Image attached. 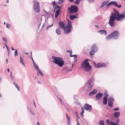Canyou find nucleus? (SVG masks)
<instances>
[{"mask_svg":"<svg viewBox=\"0 0 125 125\" xmlns=\"http://www.w3.org/2000/svg\"><path fill=\"white\" fill-rule=\"evenodd\" d=\"M114 11L115 12L116 11H117V10H116V9H114Z\"/></svg>","mask_w":125,"mask_h":125,"instance_id":"obj_60","label":"nucleus"},{"mask_svg":"<svg viewBox=\"0 0 125 125\" xmlns=\"http://www.w3.org/2000/svg\"><path fill=\"white\" fill-rule=\"evenodd\" d=\"M103 94L101 93H99L97 94L95 96V98L97 100L100 99L103 95Z\"/></svg>","mask_w":125,"mask_h":125,"instance_id":"obj_15","label":"nucleus"},{"mask_svg":"<svg viewBox=\"0 0 125 125\" xmlns=\"http://www.w3.org/2000/svg\"><path fill=\"white\" fill-rule=\"evenodd\" d=\"M76 121L77 122V125H79V122L78 120V119H77Z\"/></svg>","mask_w":125,"mask_h":125,"instance_id":"obj_54","label":"nucleus"},{"mask_svg":"<svg viewBox=\"0 0 125 125\" xmlns=\"http://www.w3.org/2000/svg\"><path fill=\"white\" fill-rule=\"evenodd\" d=\"M88 1L91 2H93L94 0H87Z\"/></svg>","mask_w":125,"mask_h":125,"instance_id":"obj_55","label":"nucleus"},{"mask_svg":"<svg viewBox=\"0 0 125 125\" xmlns=\"http://www.w3.org/2000/svg\"><path fill=\"white\" fill-rule=\"evenodd\" d=\"M113 110L115 111H118L119 110V107H117L114 109Z\"/></svg>","mask_w":125,"mask_h":125,"instance_id":"obj_42","label":"nucleus"},{"mask_svg":"<svg viewBox=\"0 0 125 125\" xmlns=\"http://www.w3.org/2000/svg\"><path fill=\"white\" fill-rule=\"evenodd\" d=\"M98 50L97 46L95 44H93L91 47V51L89 52V54L90 56L94 55L95 52H97Z\"/></svg>","mask_w":125,"mask_h":125,"instance_id":"obj_7","label":"nucleus"},{"mask_svg":"<svg viewBox=\"0 0 125 125\" xmlns=\"http://www.w3.org/2000/svg\"><path fill=\"white\" fill-rule=\"evenodd\" d=\"M94 81V79L93 78L88 80L84 87V90L85 91L89 92L90 91L91 88L93 86V83Z\"/></svg>","mask_w":125,"mask_h":125,"instance_id":"obj_2","label":"nucleus"},{"mask_svg":"<svg viewBox=\"0 0 125 125\" xmlns=\"http://www.w3.org/2000/svg\"><path fill=\"white\" fill-rule=\"evenodd\" d=\"M37 125H40L39 123V122H38L37 124Z\"/></svg>","mask_w":125,"mask_h":125,"instance_id":"obj_64","label":"nucleus"},{"mask_svg":"<svg viewBox=\"0 0 125 125\" xmlns=\"http://www.w3.org/2000/svg\"><path fill=\"white\" fill-rule=\"evenodd\" d=\"M67 51L69 52V53H70V55H71L72 53V50H69H69H67Z\"/></svg>","mask_w":125,"mask_h":125,"instance_id":"obj_44","label":"nucleus"},{"mask_svg":"<svg viewBox=\"0 0 125 125\" xmlns=\"http://www.w3.org/2000/svg\"><path fill=\"white\" fill-rule=\"evenodd\" d=\"M107 103V98L106 97H103V103L104 105L106 104Z\"/></svg>","mask_w":125,"mask_h":125,"instance_id":"obj_21","label":"nucleus"},{"mask_svg":"<svg viewBox=\"0 0 125 125\" xmlns=\"http://www.w3.org/2000/svg\"><path fill=\"white\" fill-rule=\"evenodd\" d=\"M106 124L108 125H109L110 124V122L109 120L108 119H107L106 120Z\"/></svg>","mask_w":125,"mask_h":125,"instance_id":"obj_38","label":"nucleus"},{"mask_svg":"<svg viewBox=\"0 0 125 125\" xmlns=\"http://www.w3.org/2000/svg\"><path fill=\"white\" fill-rule=\"evenodd\" d=\"M73 57H74V58H76V57L77 55H75V54L74 55V56Z\"/></svg>","mask_w":125,"mask_h":125,"instance_id":"obj_62","label":"nucleus"},{"mask_svg":"<svg viewBox=\"0 0 125 125\" xmlns=\"http://www.w3.org/2000/svg\"><path fill=\"white\" fill-rule=\"evenodd\" d=\"M71 23L72 22L71 21H68V22L67 26H70V27H72V25H71Z\"/></svg>","mask_w":125,"mask_h":125,"instance_id":"obj_33","label":"nucleus"},{"mask_svg":"<svg viewBox=\"0 0 125 125\" xmlns=\"http://www.w3.org/2000/svg\"><path fill=\"white\" fill-rule=\"evenodd\" d=\"M27 108L28 110L30 112L31 114L32 115H34V114L33 113L31 109L28 108V107H27Z\"/></svg>","mask_w":125,"mask_h":125,"instance_id":"obj_30","label":"nucleus"},{"mask_svg":"<svg viewBox=\"0 0 125 125\" xmlns=\"http://www.w3.org/2000/svg\"><path fill=\"white\" fill-rule=\"evenodd\" d=\"M38 73V75H39L38 73L40 74L42 76H43V73L41 72L40 70V69L37 70V71Z\"/></svg>","mask_w":125,"mask_h":125,"instance_id":"obj_26","label":"nucleus"},{"mask_svg":"<svg viewBox=\"0 0 125 125\" xmlns=\"http://www.w3.org/2000/svg\"><path fill=\"white\" fill-rule=\"evenodd\" d=\"M5 45L7 48V51H10L9 49V48H8V46H7V44H6V43H5Z\"/></svg>","mask_w":125,"mask_h":125,"instance_id":"obj_50","label":"nucleus"},{"mask_svg":"<svg viewBox=\"0 0 125 125\" xmlns=\"http://www.w3.org/2000/svg\"><path fill=\"white\" fill-rule=\"evenodd\" d=\"M112 38V36L111 35V34L107 36V37L106 38V39L107 40H109Z\"/></svg>","mask_w":125,"mask_h":125,"instance_id":"obj_29","label":"nucleus"},{"mask_svg":"<svg viewBox=\"0 0 125 125\" xmlns=\"http://www.w3.org/2000/svg\"><path fill=\"white\" fill-rule=\"evenodd\" d=\"M110 125H119V124H116L115 122H113L112 121H110Z\"/></svg>","mask_w":125,"mask_h":125,"instance_id":"obj_32","label":"nucleus"},{"mask_svg":"<svg viewBox=\"0 0 125 125\" xmlns=\"http://www.w3.org/2000/svg\"><path fill=\"white\" fill-rule=\"evenodd\" d=\"M80 0H76L74 2L75 3L77 4H78L80 1Z\"/></svg>","mask_w":125,"mask_h":125,"instance_id":"obj_39","label":"nucleus"},{"mask_svg":"<svg viewBox=\"0 0 125 125\" xmlns=\"http://www.w3.org/2000/svg\"><path fill=\"white\" fill-rule=\"evenodd\" d=\"M107 92H105L104 93V94L105 95H106L107 94Z\"/></svg>","mask_w":125,"mask_h":125,"instance_id":"obj_59","label":"nucleus"},{"mask_svg":"<svg viewBox=\"0 0 125 125\" xmlns=\"http://www.w3.org/2000/svg\"><path fill=\"white\" fill-rule=\"evenodd\" d=\"M69 1L72 2H73L74 0H68Z\"/></svg>","mask_w":125,"mask_h":125,"instance_id":"obj_56","label":"nucleus"},{"mask_svg":"<svg viewBox=\"0 0 125 125\" xmlns=\"http://www.w3.org/2000/svg\"><path fill=\"white\" fill-rule=\"evenodd\" d=\"M74 114L75 115H76V118L77 119H78V115H77V112H75L74 113Z\"/></svg>","mask_w":125,"mask_h":125,"instance_id":"obj_51","label":"nucleus"},{"mask_svg":"<svg viewBox=\"0 0 125 125\" xmlns=\"http://www.w3.org/2000/svg\"><path fill=\"white\" fill-rule=\"evenodd\" d=\"M7 70L8 71V72H10V69H9L8 68L7 69Z\"/></svg>","mask_w":125,"mask_h":125,"instance_id":"obj_63","label":"nucleus"},{"mask_svg":"<svg viewBox=\"0 0 125 125\" xmlns=\"http://www.w3.org/2000/svg\"><path fill=\"white\" fill-rule=\"evenodd\" d=\"M108 96H109L108 94H107L104 97H106V98H107V97H108Z\"/></svg>","mask_w":125,"mask_h":125,"instance_id":"obj_58","label":"nucleus"},{"mask_svg":"<svg viewBox=\"0 0 125 125\" xmlns=\"http://www.w3.org/2000/svg\"><path fill=\"white\" fill-rule=\"evenodd\" d=\"M58 7V5H57L55 6H53V8H54V12L57 9V7Z\"/></svg>","mask_w":125,"mask_h":125,"instance_id":"obj_34","label":"nucleus"},{"mask_svg":"<svg viewBox=\"0 0 125 125\" xmlns=\"http://www.w3.org/2000/svg\"><path fill=\"white\" fill-rule=\"evenodd\" d=\"M64 0H59L58 1V3L59 4L61 3H63Z\"/></svg>","mask_w":125,"mask_h":125,"instance_id":"obj_37","label":"nucleus"},{"mask_svg":"<svg viewBox=\"0 0 125 125\" xmlns=\"http://www.w3.org/2000/svg\"><path fill=\"white\" fill-rule=\"evenodd\" d=\"M72 27L67 26L65 28H64V32L66 34H68L71 31Z\"/></svg>","mask_w":125,"mask_h":125,"instance_id":"obj_12","label":"nucleus"},{"mask_svg":"<svg viewBox=\"0 0 125 125\" xmlns=\"http://www.w3.org/2000/svg\"><path fill=\"white\" fill-rule=\"evenodd\" d=\"M33 65L34 67L35 68L37 71L38 70L40 69L39 68L38 66L37 65V64L36 63L35 64H33Z\"/></svg>","mask_w":125,"mask_h":125,"instance_id":"obj_25","label":"nucleus"},{"mask_svg":"<svg viewBox=\"0 0 125 125\" xmlns=\"http://www.w3.org/2000/svg\"><path fill=\"white\" fill-rule=\"evenodd\" d=\"M61 11L60 10H57L55 11V18H56L60 13Z\"/></svg>","mask_w":125,"mask_h":125,"instance_id":"obj_19","label":"nucleus"},{"mask_svg":"<svg viewBox=\"0 0 125 125\" xmlns=\"http://www.w3.org/2000/svg\"><path fill=\"white\" fill-rule=\"evenodd\" d=\"M61 6H59L58 5V7H57V10H61Z\"/></svg>","mask_w":125,"mask_h":125,"instance_id":"obj_52","label":"nucleus"},{"mask_svg":"<svg viewBox=\"0 0 125 125\" xmlns=\"http://www.w3.org/2000/svg\"><path fill=\"white\" fill-rule=\"evenodd\" d=\"M93 93L94 94H95L97 92V90L96 89H94L92 91Z\"/></svg>","mask_w":125,"mask_h":125,"instance_id":"obj_43","label":"nucleus"},{"mask_svg":"<svg viewBox=\"0 0 125 125\" xmlns=\"http://www.w3.org/2000/svg\"><path fill=\"white\" fill-rule=\"evenodd\" d=\"M31 57H32V61H33V64L34 63V64H35L36 63L34 62V61L33 60V58H32V52H31Z\"/></svg>","mask_w":125,"mask_h":125,"instance_id":"obj_49","label":"nucleus"},{"mask_svg":"<svg viewBox=\"0 0 125 125\" xmlns=\"http://www.w3.org/2000/svg\"><path fill=\"white\" fill-rule=\"evenodd\" d=\"M83 107L85 110L89 111H90L92 109V106L87 103L86 104L84 105Z\"/></svg>","mask_w":125,"mask_h":125,"instance_id":"obj_13","label":"nucleus"},{"mask_svg":"<svg viewBox=\"0 0 125 125\" xmlns=\"http://www.w3.org/2000/svg\"><path fill=\"white\" fill-rule=\"evenodd\" d=\"M113 115L117 119L120 115V112H115Z\"/></svg>","mask_w":125,"mask_h":125,"instance_id":"obj_16","label":"nucleus"},{"mask_svg":"<svg viewBox=\"0 0 125 125\" xmlns=\"http://www.w3.org/2000/svg\"><path fill=\"white\" fill-rule=\"evenodd\" d=\"M13 84L14 85L16 88L19 91L20 90V87L19 85L16 83L14 81L13 82Z\"/></svg>","mask_w":125,"mask_h":125,"instance_id":"obj_23","label":"nucleus"},{"mask_svg":"<svg viewBox=\"0 0 125 125\" xmlns=\"http://www.w3.org/2000/svg\"><path fill=\"white\" fill-rule=\"evenodd\" d=\"M34 4L33 6V10L35 12H39L40 11L39 3L36 0H33Z\"/></svg>","mask_w":125,"mask_h":125,"instance_id":"obj_6","label":"nucleus"},{"mask_svg":"<svg viewBox=\"0 0 125 125\" xmlns=\"http://www.w3.org/2000/svg\"><path fill=\"white\" fill-rule=\"evenodd\" d=\"M52 4L53 6H55V5H57V4H56V2L55 1H54L52 2Z\"/></svg>","mask_w":125,"mask_h":125,"instance_id":"obj_45","label":"nucleus"},{"mask_svg":"<svg viewBox=\"0 0 125 125\" xmlns=\"http://www.w3.org/2000/svg\"><path fill=\"white\" fill-rule=\"evenodd\" d=\"M58 99L59 100H60V102H61V103L62 104H64L63 103V101L60 98H58Z\"/></svg>","mask_w":125,"mask_h":125,"instance_id":"obj_48","label":"nucleus"},{"mask_svg":"<svg viewBox=\"0 0 125 125\" xmlns=\"http://www.w3.org/2000/svg\"><path fill=\"white\" fill-rule=\"evenodd\" d=\"M66 118L67 120V122L68 123V125H70V118L69 117L68 115H67V114L66 113Z\"/></svg>","mask_w":125,"mask_h":125,"instance_id":"obj_22","label":"nucleus"},{"mask_svg":"<svg viewBox=\"0 0 125 125\" xmlns=\"http://www.w3.org/2000/svg\"><path fill=\"white\" fill-rule=\"evenodd\" d=\"M15 51L14 56L15 57L18 55V52L16 50H15Z\"/></svg>","mask_w":125,"mask_h":125,"instance_id":"obj_36","label":"nucleus"},{"mask_svg":"<svg viewBox=\"0 0 125 125\" xmlns=\"http://www.w3.org/2000/svg\"><path fill=\"white\" fill-rule=\"evenodd\" d=\"M68 10L70 14H73L74 13L78 11V9L77 6L73 5L68 8Z\"/></svg>","mask_w":125,"mask_h":125,"instance_id":"obj_5","label":"nucleus"},{"mask_svg":"<svg viewBox=\"0 0 125 125\" xmlns=\"http://www.w3.org/2000/svg\"><path fill=\"white\" fill-rule=\"evenodd\" d=\"M119 119H117L116 121H115V122L117 123H118L119 122Z\"/></svg>","mask_w":125,"mask_h":125,"instance_id":"obj_53","label":"nucleus"},{"mask_svg":"<svg viewBox=\"0 0 125 125\" xmlns=\"http://www.w3.org/2000/svg\"><path fill=\"white\" fill-rule=\"evenodd\" d=\"M94 94H93V93L92 92H90L89 93V96H91V95H92Z\"/></svg>","mask_w":125,"mask_h":125,"instance_id":"obj_47","label":"nucleus"},{"mask_svg":"<svg viewBox=\"0 0 125 125\" xmlns=\"http://www.w3.org/2000/svg\"><path fill=\"white\" fill-rule=\"evenodd\" d=\"M99 125H104V122L103 121L100 120L99 123Z\"/></svg>","mask_w":125,"mask_h":125,"instance_id":"obj_27","label":"nucleus"},{"mask_svg":"<svg viewBox=\"0 0 125 125\" xmlns=\"http://www.w3.org/2000/svg\"><path fill=\"white\" fill-rule=\"evenodd\" d=\"M118 32L117 31H113L111 34L112 36V38L114 39H117L119 34H118Z\"/></svg>","mask_w":125,"mask_h":125,"instance_id":"obj_10","label":"nucleus"},{"mask_svg":"<svg viewBox=\"0 0 125 125\" xmlns=\"http://www.w3.org/2000/svg\"><path fill=\"white\" fill-rule=\"evenodd\" d=\"M72 70V69H71V70H68L67 68V67H64L62 69V71L65 70V71H71Z\"/></svg>","mask_w":125,"mask_h":125,"instance_id":"obj_28","label":"nucleus"},{"mask_svg":"<svg viewBox=\"0 0 125 125\" xmlns=\"http://www.w3.org/2000/svg\"><path fill=\"white\" fill-rule=\"evenodd\" d=\"M114 100L115 99L113 97H109L108 100V105L110 107H112L113 105V102Z\"/></svg>","mask_w":125,"mask_h":125,"instance_id":"obj_9","label":"nucleus"},{"mask_svg":"<svg viewBox=\"0 0 125 125\" xmlns=\"http://www.w3.org/2000/svg\"><path fill=\"white\" fill-rule=\"evenodd\" d=\"M78 14L76 13L75 15H70V19L71 20H73L74 19L76 18L77 17Z\"/></svg>","mask_w":125,"mask_h":125,"instance_id":"obj_17","label":"nucleus"},{"mask_svg":"<svg viewBox=\"0 0 125 125\" xmlns=\"http://www.w3.org/2000/svg\"><path fill=\"white\" fill-rule=\"evenodd\" d=\"M89 60L88 59L84 60V62L82 64V67L84 68L85 71L89 72L91 69V67L90 65L89 62L88 61Z\"/></svg>","mask_w":125,"mask_h":125,"instance_id":"obj_4","label":"nucleus"},{"mask_svg":"<svg viewBox=\"0 0 125 125\" xmlns=\"http://www.w3.org/2000/svg\"><path fill=\"white\" fill-rule=\"evenodd\" d=\"M2 39L5 42H7V39L6 38L3 37L2 38Z\"/></svg>","mask_w":125,"mask_h":125,"instance_id":"obj_40","label":"nucleus"},{"mask_svg":"<svg viewBox=\"0 0 125 125\" xmlns=\"http://www.w3.org/2000/svg\"><path fill=\"white\" fill-rule=\"evenodd\" d=\"M98 32H100L101 34H104L106 35V34L107 32L106 31L104 30H100L98 31Z\"/></svg>","mask_w":125,"mask_h":125,"instance_id":"obj_18","label":"nucleus"},{"mask_svg":"<svg viewBox=\"0 0 125 125\" xmlns=\"http://www.w3.org/2000/svg\"><path fill=\"white\" fill-rule=\"evenodd\" d=\"M74 56V55H70V56L71 57H73Z\"/></svg>","mask_w":125,"mask_h":125,"instance_id":"obj_61","label":"nucleus"},{"mask_svg":"<svg viewBox=\"0 0 125 125\" xmlns=\"http://www.w3.org/2000/svg\"><path fill=\"white\" fill-rule=\"evenodd\" d=\"M108 2L105 1L102 3L101 5L100 6V8H101L103 7L104 5H106L108 3Z\"/></svg>","mask_w":125,"mask_h":125,"instance_id":"obj_24","label":"nucleus"},{"mask_svg":"<svg viewBox=\"0 0 125 125\" xmlns=\"http://www.w3.org/2000/svg\"><path fill=\"white\" fill-rule=\"evenodd\" d=\"M52 58L53 60L52 62L60 67H61L64 64V61L63 59L61 57L52 56Z\"/></svg>","mask_w":125,"mask_h":125,"instance_id":"obj_3","label":"nucleus"},{"mask_svg":"<svg viewBox=\"0 0 125 125\" xmlns=\"http://www.w3.org/2000/svg\"><path fill=\"white\" fill-rule=\"evenodd\" d=\"M8 55L9 56L10 55V51H8Z\"/></svg>","mask_w":125,"mask_h":125,"instance_id":"obj_57","label":"nucleus"},{"mask_svg":"<svg viewBox=\"0 0 125 125\" xmlns=\"http://www.w3.org/2000/svg\"><path fill=\"white\" fill-rule=\"evenodd\" d=\"M94 67L96 68L105 67L106 66V64L105 63H99L96 64L95 62H94Z\"/></svg>","mask_w":125,"mask_h":125,"instance_id":"obj_11","label":"nucleus"},{"mask_svg":"<svg viewBox=\"0 0 125 125\" xmlns=\"http://www.w3.org/2000/svg\"><path fill=\"white\" fill-rule=\"evenodd\" d=\"M56 32L58 35H60L61 34L60 31L59 29H56Z\"/></svg>","mask_w":125,"mask_h":125,"instance_id":"obj_31","label":"nucleus"},{"mask_svg":"<svg viewBox=\"0 0 125 125\" xmlns=\"http://www.w3.org/2000/svg\"><path fill=\"white\" fill-rule=\"evenodd\" d=\"M58 25L59 28H64L65 27V24L62 21H60L58 23Z\"/></svg>","mask_w":125,"mask_h":125,"instance_id":"obj_14","label":"nucleus"},{"mask_svg":"<svg viewBox=\"0 0 125 125\" xmlns=\"http://www.w3.org/2000/svg\"><path fill=\"white\" fill-rule=\"evenodd\" d=\"M111 4H113L119 8H120L121 6V5L120 4L119 5H117V3L116 1H112L110 2L109 3L106 5V7L108 8L109 7L110 5Z\"/></svg>","mask_w":125,"mask_h":125,"instance_id":"obj_8","label":"nucleus"},{"mask_svg":"<svg viewBox=\"0 0 125 125\" xmlns=\"http://www.w3.org/2000/svg\"><path fill=\"white\" fill-rule=\"evenodd\" d=\"M20 63L22 65L24 66V67H25V66L24 62V60L21 56L20 57Z\"/></svg>","mask_w":125,"mask_h":125,"instance_id":"obj_20","label":"nucleus"},{"mask_svg":"<svg viewBox=\"0 0 125 125\" xmlns=\"http://www.w3.org/2000/svg\"><path fill=\"white\" fill-rule=\"evenodd\" d=\"M125 17V14L124 13H121L120 14L118 11H116L115 12L111 14L108 24L110 26L112 27L115 24V21H121L124 19Z\"/></svg>","mask_w":125,"mask_h":125,"instance_id":"obj_1","label":"nucleus"},{"mask_svg":"<svg viewBox=\"0 0 125 125\" xmlns=\"http://www.w3.org/2000/svg\"><path fill=\"white\" fill-rule=\"evenodd\" d=\"M81 108L82 109V111L81 112V114H83L84 113V110L83 107H82Z\"/></svg>","mask_w":125,"mask_h":125,"instance_id":"obj_41","label":"nucleus"},{"mask_svg":"<svg viewBox=\"0 0 125 125\" xmlns=\"http://www.w3.org/2000/svg\"><path fill=\"white\" fill-rule=\"evenodd\" d=\"M53 25V24L52 23V24L51 25H49V26H48L47 27V28H46V30H47L50 27H52V26Z\"/></svg>","mask_w":125,"mask_h":125,"instance_id":"obj_46","label":"nucleus"},{"mask_svg":"<svg viewBox=\"0 0 125 125\" xmlns=\"http://www.w3.org/2000/svg\"><path fill=\"white\" fill-rule=\"evenodd\" d=\"M6 26L7 28L8 29H10L11 27V25L10 24L7 23H6Z\"/></svg>","mask_w":125,"mask_h":125,"instance_id":"obj_35","label":"nucleus"}]
</instances>
